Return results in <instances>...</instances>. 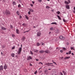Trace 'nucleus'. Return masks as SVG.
Here are the masks:
<instances>
[{"label":"nucleus","instance_id":"1","mask_svg":"<svg viewBox=\"0 0 75 75\" xmlns=\"http://www.w3.org/2000/svg\"><path fill=\"white\" fill-rule=\"evenodd\" d=\"M3 13L4 14H6L7 15H10V12L9 11L6 10L5 11L3 12Z\"/></svg>","mask_w":75,"mask_h":75},{"label":"nucleus","instance_id":"2","mask_svg":"<svg viewBox=\"0 0 75 75\" xmlns=\"http://www.w3.org/2000/svg\"><path fill=\"white\" fill-rule=\"evenodd\" d=\"M21 48H19V50L17 52L18 54V55H20V54H21Z\"/></svg>","mask_w":75,"mask_h":75},{"label":"nucleus","instance_id":"3","mask_svg":"<svg viewBox=\"0 0 75 75\" xmlns=\"http://www.w3.org/2000/svg\"><path fill=\"white\" fill-rule=\"evenodd\" d=\"M41 32H39L37 33V35L38 37H40V36H41Z\"/></svg>","mask_w":75,"mask_h":75},{"label":"nucleus","instance_id":"4","mask_svg":"<svg viewBox=\"0 0 75 75\" xmlns=\"http://www.w3.org/2000/svg\"><path fill=\"white\" fill-rule=\"evenodd\" d=\"M61 39V40H64L65 38V37H63L62 36H60L59 37Z\"/></svg>","mask_w":75,"mask_h":75},{"label":"nucleus","instance_id":"5","mask_svg":"<svg viewBox=\"0 0 75 75\" xmlns=\"http://www.w3.org/2000/svg\"><path fill=\"white\" fill-rule=\"evenodd\" d=\"M4 69H5V70H6V69L7 68V64H4Z\"/></svg>","mask_w":75,"mask_h":75},{"label":"nucleus","instance_id":"6","mask_svg":"<svg viewBox=\"0 0 75 75\" xmlns=\"http://www.w3.org/2000/svg\"><path fill=\"white\" fill-rule=\"evenodd\" d=\"M3 70V67L2 65H1L0 66V71H1V70Z\"/></svg>","mask_w":75,"mask_h":75},{"label":"nucleus","instance_id":"7","mask_svg":"<svg viewBox=\"0 0 75 75\" xmlns=\"http://www.w3.org/2000/svg\"><path fill=\"white\" fill-rule=\"evenodd\" d=\"M45 53H46L47 54H48L49 53H50V52L48 50H46L45 51Z\"/></svg>","mask_w":75,"mask_h":75},{"label":"nucleus","instance_id":"8","mask_svg":"<svg viewBox=\"0 0 75 75\" xmlns=\"http://www.w3.org/2000/svg\"><path fill=\"white\" fill-rule=\"evenodd\" d=\"M30 59H32V57L31 56H29L28 57L27 59V60H29Z\"/></svg>","mask_w":75,"mask_h":75},{"label":"nucleus","instance_id":"9","mask_svg":"<svg viewBox=\"0 0 75 75\" xmlns=\"http://www.w3.org/2000/svg\"><path fill=\"white\" fill-rule=\"evenodd\" d=\"M71 54V51H69L68 52H67L66 54L67 55H70Z\"/></svg>","mask_w":75,"mask_h":75},{"label":"nucleus","instance_id":"10","mask_svg":"<svg viewBox=\"0 0 75 75\" xmlns=\"http://www.w3.org/2000/svg\"><path fill=\"white\" fill-rule=\"evenodd\" d=\"M45 74H48V71H47V70H46L45 71Z\"/></svg>","mask_w":75,"mask_h":75},{"label":"nucleus","instance_id":"11","mask_svg":"<svg viewBox=\"0 0 75 75\" xmlns=\"http://www.w3.org/2000/svg\"><path fill=\"white\" fill-rule=\"evenodd\" d=\"M70 58V57H66L64 58L65 59H69Z\"/></svg>","mask_w":75,"mask_h":75},{"label":"nucleus","instance_id":"12","mask_svg":"<svg viewBox=\"0 0 75 75\" xmlns=\"http://www.w3.org/2000/svg\"><path fill=\"white\" fill-rule=\"evenodd\" d=\"M66 8H67V9H69V6L67 5L66 6Z\"/></svg>","mask_w":75,"mask_h":75},{"label":"nucleus","instance_id":"13","mask_svg":"<svg viewBox=\"0 0 75 75\" xmlns=\"http://www.w3.org/2000/svg\"><path fill=\"white\" fill-rule=\"evenodd\" d=\"M16 31L17 34H19V30L18 29H16Z\"/></svg>","mask_w":75,"mask_h":75},{"label":"nucleus","instance_id":"14","mask_svg":"<svg viewBox=\"0 0 75 75\" xmlns=\"http://www.w3.org/2000/svg\"><path fill=\"white\" fill-rule=\"evenodd\" d=\"M57 16L59 20H61V17H60V16L59 15H57Z\"/></svg>","mask_w":75,"mask_h":75},{"label":"nucleus","instance_id":"15","mask_svg":"<svg viewBox=\"0 0 75 75\" xmlns=\"http://www.w3.org/2000/svg\"><path fill=\"white\" fill-rule=\"evenodd\" d=\"M11 57H14V56L15 55V54H14V53H12L11 55Z\"/></svg>","mask_w":75,"mask_h":75},{"label":"nucleus","instance_id":"16","mask_svg":"<svg viewBox=\"0 0 75 75\" xmlns=\"http://www.w3.org/2000/svg\"><path fill=\"white\" fill-rule=\"evenodd\" d=\"M29 10H30V12H34V11H33V10L32 9L30 8V9H29Z\"/></svg>","mask_w":75,"mask_h":75},{"label":"nucleus","instance_id":"17","mask_svg":"<svg viewBox=\"0 0 75 75\" xmlns=\"http://www.w3.org/2000/svg\"><path fill=\"white\" fill-rule=\"evenodd\" d=\"M18 16H20V13L18 11H17L16 13Z\"/></svg>","mask_w":75,"mask_h":75},{"label":"nucleus","instance_id":"18","mask_svg":"<svg viewBox=\"0 0 75 75\" xmlns=\"http://www.w3.org/2000/svg\"><path fill=\"white\" fill-rule=\"evenodd\" d=\"M64 3L65 4H69V2H68L67 1H64Z\"/></svg>","mask_w":75,"mask_h":75},{"label":"nucleus","instance_id":"19","mask_svg":"<svg viewBox=\"0 0 75 75\" xmlns=\"http://www.w3.org/2000/svg\"><path fill=\"white\" fill-rule=\"evenodd\" d=\"M25 18L27 19V20H28L29 19V18H28V17L27 16V15H25Z\"/></svg>","mask_w":75,"mask_h":75},{"label":"nucleus","instance_id":"20","mask_svg":"<svg viewBox=\"0 0 75 75\" xmlns=\"http://www.w3.org/2000/svg\"><path fill=\"white\" fill-rule=\"evenodd\" d=\"M44 52H45V51H44V50H41L39 51L40 53H43Z\"/></svg>","mask_w":75,"mask_h":75},{"label":"nucleus","instance_id":"21","mask_svg":"<svg viewBox=\"0 0 75 75\" xmlns=\"http://www.w3.org/2000/svg\"><path fill=\"white\" fill-rule=\"evenodd\" d=\"M51 24H55V25H57V24L56 22H53Z\"/></svg>","mask_w":75,"mask_h":75},{"label":"nucleus","instance_id":"22","mask_svg":"<svg viewBox=\"0 0 75 75\" xmlns=\"http://www.w3.org/2000/svg\"><path fill=\"white\" fill-rule=\"evenodd\" d=\"M56 31V33H59V31L57 29Z\"/></svg>","mask_w":75,"mask_h":75},{"label":"nucleus","instance_id":"23","mask_svg":"<svg viewBox=\"0 0 75 75\" xmlns=\"http://www.w3.org/2000/svg\"><path fill=\"white\" fill-rule=\"evenodd\" d=\"M45 65H50V64L49 63H47L46 64H45Z\"/></svg>","mask_w":75,"mask_h":75},{"label":"nucleus","instance_id":"24","mask_svg":"<svg viewBox=\"0 0 75 75\" xmlns=\"http://www.w3.org/2000/svg\"><path fill=\"white\" fill-rule=\"evenodd\" d=\"M1 29H2V30H6V28L4 27H2Z\"/></svg>","mask_w":75,"mask_h":75},{"label":"nucleus","instance_id":"25","mask_svg":"<svg viewBox=\"0 0 75 75\" xmlns=\"http://www.w3.org/2000/svg\"><path fill=\"white\" fill-rule=\"evenodd\" d=\"M13 5H16V2L13 1Z\"/></svg>","mask_w":75,"mask_h":75},{"label":"nucleus","instance_id":"26","mask_svg":"<svg viewBox=\"0 0 75 75\" xmlns=\"http://www.w3.org/2000/svg\"><path fill=\"white\" fill-rule=\"evenodd\" d=\"M50 30H54V29L53 28H52V27H51L50 28Z\"/></svg>","mask_w":75,"mask_h":75},{"label":"nucleus","instance_id":"27","mask_svg":"<svg viewBox=\"0 0 75 75\" xmlns=\"http://www.w3.org/2000/svg\"><path fill=\"white\" fill-rule=\"evenodd\" d=\"M37 46H40V44L38 42L37 43Z\"/></svg>","mask_w":75,"mask_h":75},{"label":"nucleus","instance_id":"28","mask_svg":"<svg viewBox=\"0 0 75 75\" xmlns=\"http://www.w3.org/2000/svg\"><path fill=\"white\" fill-rule=\"evenodd\" d=\"M62 49L64 51H65V50H67V49H66V48L65 47H63Z\"/></svg>","mask_w":75,"mask_h":75},{"label":"nucleus","instance_id":"29","mask_svg":"<svg viewBox=\"0 0 75 75\" xmlns=\"http://www.w3.org/2000/svg\"><path fill=\"white\" fill-rule=\"evenodd\" d=\"M34 52H38V50H34Z\"/></svg>","mask_w":75,"mask_h":75},{"label":"nucleus","instance_id":"30","mask_svg":"<svg viewBox=\"0 0 75 75\" xmlns=\"http://www.w3.org/2000/svg\"><path fill=\"white\" fill-rule=\"evenodd\" d=\"M46 8H50V7L49 6H47L46 7Z\"/></svg>","mask_w":75,"mask_h":75},{"label":"nucleus","instance_id":"31","mask_svg":"<svg viewBox=\"0 0 75 75\" xmlns=\"http://www.w3.org/2000/svg\"><path fill=\"white\" fill-rule=\"evenodd\" d=\"M10 27L11 28H13V25H10Z\"/></svg>","mask_w":75,"mask_h":75},{"label":"nucleus","instance_id":"32","mask_svg":"<svg viewBox=\"0 0 75 75\" xmlns=\"http://www.w3.org/2000/svg\"><path fill=\"white\" fill-rule=\"evenodd\" d=\"M57 14L58 15H59V14H60V12L59 11L57 12Z\"/></svg>","mask_w":75,"mask_h":75},{"label":"nucleus","instance_id":"33","mask_svg":"<svg viewBox=\"0 0 75 75\" xmlns=\"http://www.w3.org/2000/svg\"><path fill=\"white\" fill-rule=\"evenodd\" d=\"M25 37H23V38H22V40H25Z\"/></svg>","mask_w":75,"mask_h":75},{"label":"nucleus","instance_id":"34","mask_svg":"<svg viewBox=\"0 0 75 75\" xmlns=\"http://www.w3.org/2000/svg\"><path fill=\"white\" fill-rule=\"evenodd\" d=\"M18 7H21V5H20V4H19V5H18Z\"/></svg>","mask_w":75,"mask_h":75},{"label":"nucleus","instance_id":"35","mask_svg":"<svg viewBox=\"0 0 75 75\" xmlns=\"http://www.w3.org/2000/svg\"><path fill=\"white\" fill-rule=\"evenodd\" d=\"M15 48V46H13L12 48V50H14Z\"/></svg>","mask_w":75,"mask_h":75},{"label":"nucleus","instance_id":"36","mask_svg":"<svg viewBox=\"0 0 75 75\" xmlns=\"http://www.w3.org/2000/svg\"><path fill=\"white\" fill-rule=\"evenodd\" d=\"M21 18H22V16H21V15H20V16H19V18L20 19H21Z\"/></svg>","mask_w":75,"mask_h":75},{"label":"nucleus","instance_id":"37","mask_svg":"<svg viewBox=\"0 0 75 75\" xmlns=\"http://www.w3.org/2000/svg\"><path fill=\"white\" fill-rule=\"evenodd\" d=\"M38 2H41L42 0H38Z\"/></svg>","mask_w":75,"mask_h":75},{"label":"nucleus","instance_id":"38","mask_svg":"<svg viewBox=\"0 0 75 75\" xmlns=\"http://www.w3.org/2000/svg\"><path fill=\"white\" fill-rule=\"evenodd\" d=\"M71 50H74V47H71Z\"/></svg>","mask_w":75,"mask_h":75},{"label":"nucleus","instance_id":"39","mask_svg":"<svg viewBox=\"0 0 75 75\" xmlns=\"http://www.w3.org/2000/svg\"><path fill=\"white\" fill-rule=\"evenodd\" d=\"M42 64V65H43V64H42V63L41 62H40L38 64Z\"/></svg>","mask_w":75,"mask_h":75},{"label":"nucleus","instance_id":"40","mask_svg":"<svg viewBox=\"0 0 75 75\" xmlns=\"http://www.w3.org/2000/svg\"><path fill=\"white\" fill-rule=\"evenodd\" d=\"M23 25V26H25V24L23 23L22 24Z\"/></svg>","mask_w":75,"mask_h":75},{"label":"nucleus","instance_id":"41","mask_svg":"<svg viewBox=\"0 0 75 75\" xmlns=\"http://www.w3.org/2000/svg\"><path fill=\"white\" fill-rule=\"evenodd\" d=\"M28 14H29V15H30V14H31V12H30V11H29L28 12Z\"/></svg>","mask_w":75,"mask_h":75},{"label":"nucleus","instance_id":"42","mask_svg":"<svg viewBox=\"0 0 75 75\" xmlns=\"http://www.w3.org/2000/svg\"><path fill=\"white\" fill-rule=\"evenodd\" d=\"M12 37H15V35L14 34H12Z\"/></svg>","mask_w":75,"mask_h":75},{"label":"nucleus","instance_id":"43","mask_svg":"<svg viewBox=\"0 0 75 75\" xmlns=\"http://www.w3.org/2000/svg\"><path fill=\"white\" fill-rule=\"evenodd\" d=\"M41 44L42 45H45L44 43H43V42H42Z\"/></svg>","mask_w":75,"mask_h":75},{"label":"nucleus","instance_id":"44","mask_svg":"<svg viewBox=\"0 0 75 75\" xmlns=\"http://www.w3.org/2000/svg\"><path fill=\"white\" fill-rule=\"evenodd\" d=\"M21 48V50H22V45H21V48Z\"/></svg>","mask_w":75,"mask_h":75},{"label":"nucleus","instance_id":"45","mask_svg":"<svg viewBox=\"0 0 75 75\" xmlns=\"http://www.w3.org/2000/svg\"><path fill=\"white\" fill-rule=\"evenodd\" d=\"M60 52H62V53L63 52V50H60Z\"/></svg>","mask_w":75,"mask_h":75},{"label":"nucleus","instance_id":"46","mask_svg":"<svg viewBox=\"0 0 75 75\" xmlns=\"http://www.w3.org/2000/svg\"><path fill=\"white\" fill-rule=\"evenodd\" d=\"M30 53H31V54L32 55L33 54V52H32L31 51H30Z\"/></svg>","mask_w":75,"mask_h":75},{"label":"nucleus","instance_id":"47","mask_svg":"<svg viewBox=\"0 0 75 75\" xmlns=\"http://www.w3.org/2000/svg\"><path fill=\"white\" fill-rule=\"evenodd\" d=\"M37 71H36L35 72L34 74H37Z\"/></svg>","mask_w":75,"mask_h":75},{"label":"nucleus","instance_id":"48","mask_svg":"<svg viewBox=\"0 0 75 75\" xmlns=\"http://www.w3.org/2000/svg\"><path fill=\"white\" fill-rule=\"evenodd\" d=\"M30 31V30H28L27 31H26L25 32H26V33H27V32H29V31Z\"/></svg>","mask_w":75,"mask_h":75},{"label":"nucleus","instance_id":"49","mask_svg":"<svg viewBox=\"0 0 75 75\" xmlns=\"http://www.w3.org/2000/svg\"><path fill=\"white\" fill-rule=\"evenodd\" d=\"M30 6L31 7H33V4H30Z\"/></svg>","mask_w":75,"mask_h":75},{"label":"nucleus","instance_id":"50","mask_svg":"<svg viewBox=\"0 0 75 75\" xmlns=\"http://www.w3.org/2000/svg\"><path fill=\"white\" fill-rule=\"evenodd\" d=\"M60 75H63V74L62 72H60Z\"/></svg>","mask_w":75,"mask_h":75},{"label":"nucleus","instance_id":"51","mask_svg":"<svg viewBox=\"0 0 75 75\" xmlns=\"http://www.w3.org/2000/svg\"><path fill=\"white\" fill-rule=\"evenodd\" d=\"M53 63H54V64H55V65H57V64H56V63H55V62H53Z\"/></svg>","mask_w":75,"mask_h":75},{"label":"nucleus","instance_id":"52","mask_svg":"<svg viewBox=\"0 0 75 75\" xmlns=\"http://www.w3.org/2000/svg\"><path fill=\"white\" fill-rule=\"evenodd\" d=\"M53 63H54V64H55V65H57V64H56V63H55V62H53Z\"/></svg>","mask_w":75,"mask_h":75},{"label":"nucleus","instance_id":"53","mask_svg":"<svg viewBox=\"0 0 75 75\" xmlns=\"http://www.w3.org/2000/svg\"><path fill=\"white\" fill-rule=\"evenodd\" d=\"M68 1L69 2V3H71V1H70V0H68Z\"/></svg>","mask_w":75,"mask_h":75},{"label":"nucleus","instance_id":"54","mask_svg":"<svg viewBox=\"0 0 75 75\" xmlns=\"http://www.w3.org/2000/svg\"><path fill=\"white\" fill-rule=\"evenodd\" d=\"M63 21H64V22H65V20L63 19Z\"/></svg>","mask_w":75,"mask_h":75},{"label":"nucleus","instance_id":"55","mask_svg":"<svg viewBox=\"0 0 75 75\" xmlns=\"http://www.w3.org/2000/svg\"><path fill=\"white\" fill-rule=\"evenodd\" d=\"M34 3H35V2H34V1H32L33 4H34Z\"/></svg>","mask_w":75,"mask_h":75},{"label":"nucleus","instance_id":"56","mask_svg":"<svg viewBox=\"0 0 75 75\" xmlns=\"http://www.w3.org/2000/svg\"><path fill=\"white\" fill-rule=\"evenodd\" d=\"M51 32H50L49 33V34H51Z\"/></svg>","mask_w":75,"mask_h":75},{"label":"nucleus","instance_id":"57","mask_svg":"<svg viewBox=\"0 0 75 75\" xmlns=\"http://www.w3.org/2000/svg\"><path fill=\"white\" fill-rule=\"evenodd\" d=\"M71 54H72V55H74V53H72Z\"/></svg>","mask_w":75,"mask_h":75},{"label":"nucleus","instance_id":"58","mask_svg":"<svg viewBox=\"0 0 75 75\" xmlns=\"http://www.w3.org/2000/svg\"><path fill=\"white\" fill-rule=\"evenodd\" d=\"M52 12H54V10H52Z\"/></svg>","mask_w":75,"mask_h":75},{"label":"nucleus","instance_id":"59","mask_svg":"<svg viewBox=\"0 0 75 75\" xmlns=\"http://www.w3.org/2000/svg\"><path fill=\"white\" fill-rule=\"evenodd\" d=\"M36 61H38V59H36Z\"/></svg>","mask_w":75,"mask_h":75},{"label":"nucleus","instance_id":"60","mask_svg":"<svg viewBox=\"0 0 75 75\" xmlns=\"http://www.w3.org/2000/svg\"><path fill=\"white\" fill-rule=\"evenodd\" d=\"M64 75H66V73H64Z\"/></svg>","mask_w":75,"mask_h":75},{"label":"nucleus","instance_id":"61","mask_svg":"<svg viewBox=\"0 0 75 75\" xmlns=\"http://www.w3.org/2000/svg\"><path fill=\"white\" fill-rule=\"evenodd\" d=\"M74 10L75 11V6L74 7Z\"/></svg>","mask_w":75,"mask_h":75},{"label":"nucleus","instance_id":"62","mask_svg":"<svg viewBox=\"0 0 75 75\" xmlns=\"http://www.w3.org/2000/svg\"><path fill=\"white\" fill-rule=\"evenodd\" d=\"M50 65H51V64H53V63H50Z\"/></svg>","mask_w":75,"mask_h":75},{"label":"nucleus","instance_id":"63","mask_svg":"<svg viewBox=\"0 0 75 75\" xmlns=\"http://www.w3.org/2000/svg\"><path fill=\"white\" fill-rule=\"evenodd\" d=\"M67 45H69V43H67Z\"/></svg>","mask_w":75,"mask_h":75},{"label":"nucleus","instance_id":"64","mask_svg":"<svg viewBox=\"0 0 75 75\" xmlns=\"http://www.w3.org/2000/svg\"><path fill=\"white\" fill-rule=\"evenodd\" d=\"M73 13H75V11H73Z\"/></svg>","mask_w":75,"mask_h":75}]
</instances>
